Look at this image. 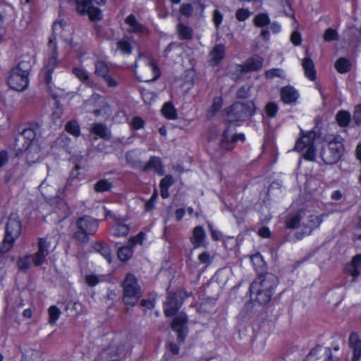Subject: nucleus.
<instances>
[{"label":"nucleus","instance_id":"21","mask_svg":"<svg viewBox=\"0 0 361 361\" xmlns=\"http://www.w3.org/2000/svg\"><path fill=\"white\" fill-rule=\"evenodd\" d=\"M225 46L224 44H217L210 51L209 54V61L212 66L217 65L224 57Z\"/></svg>","mask_w":361,"mask_h":361},{"label":"nucleus","instance_id":"64","mask_svg":"<svg viewBox=\"0 0 361 361\" xmlns=\"http://www.w3.org/2000/svg\"><path fill=\"white\" fill-rule=\"evenodd\" d=\"M222 20H223L222 14L219 11L215 10L214 11V15H213V21L216 27H218L221 25Z\"/></svg>","mask_w":361,"mask_h":361},{"label":"nucleus","instance_id":"42","mask_svg":"<svg viewBox=\"0 0 361 361\" xmlns=\"http://www.w3.org/2000/svg\"><path fill=\"white\" fill-rule=\"evenodd\" d=\"M254 24L257 27H264L270 22V18L267 13L257 14L253 19Z\"/></svg>","mask_w":361,"mask_h":361},{"label":"nucleus","instance_id":"17","mask_svg":"<svg viewBox=\"0 0 361 361\" xmlns=\"http://www.w3.org/2000/svg\"><path fill=\"white\" fill-rule=\"evenodd\" d=\"M349 346L352 350V361H359L361 357V339L355 334L349 336Z\"/></svg>","mask_w":361,"mask_h":361},{"label":"nucleus","instance_id":"37","mask_svg":"<svg viewBox=\"0 0 361 361\" xmlns=\"http://www.w3.org/2000/svg\"><path fill=\"white\" fill-rule=\"evenodd\" d=\"M51 244V238L47 236L44 238H40L38 240L37 247L38 250L37 252L44 253L46 255H49V248L50 245Z\"/></svg>","mask_w":361,"mask_h":361},{"label":"nucleus","instance_id":"56","mask_svg":"<svg viewBox=\"0 0 361 361\" xmlns=\"http://www.w3.org/2000/svg\"><path fill=\"white\" fill-rule=\"evenodd\" d=\"M338 34L335 30L331 28L327 29L324 35V39L325 41H332L337 39Z\"/></svg>","mask_w":361,"mask_h":361},{"label":"nucleus","instance_id":"54","mask_svg":"<svg viewBox=\"0 0 361 361\" xmlns=\"http://www.w3.org/2000/svg\"><path fill=\"white\" fill-rule=\"evenodd\" d=\"M47 256V255L46 254L37 252L32 259L35 266L38 267L42 265L44 263Z\"/></svg>","mask_w":361,"mask_h":361},{"label":"nucleus","instance_id":"2","mask_svg":"<svg viewBox=\"0 0 361 361\" xmlns=\"http://www.w3.org/2000/svg\"><path fill=\"white\" fill-rule=\"evenodd\" d=\"M135 74L142 82L155 81L160 75V71L155 61L149 55L140 53L135 61Z\"/></svg>","mask_w":361,"mask_h":361},{"label":"nucleus","instance_id":"16","mask_svg":"<svg viewBox=\"0 0 361 361\" xmlns=\"http://www.w3.org/2000/svg\"><path fill=\"white\" fill-rule=\"evenodd\" d=\"M89 105H93L94 106V113L96 116L100 114H106L109 112V106L106 104L105 98L97 95L94 96L88 102L85 104L86 108Z\"/></svg>","mask_w":361,"mask_h":361},{"label":"nucleus","instance_id":"26","mask_svg":"<svg viewBox=\"0 0 361 361\" xmlns=\"http://www.w3.org/2000/svg\"><path fill=\"white\" fill-rule=\"evenodd\" d=\"M128 226L121 221L120 219H115L114 226L111 229V233L117 237L125 236L128 233Z\"/></svg>","mask_w":361,"mask_h":361},{"label":"nucleus","instance_id":"31","mask_svg":"<svg viewBox=\"0 0 361 361\" xmlns=\"http://www.w3.org/2000/svg\"><path fill=\"white\" fill-rule=\"evenodd\" d=\"M36 133L32 128H27L23 131L20 138L25 142L26 147H29L32 143H38L35 140Z\"/></svg>","mask_w":361,"mask_h":361},{"label":"nucleus","instance_id":"46","mask_svg":"<svg viewBox=\"0 0 361 361\" xmlns=\"http://www.w3.org/2000/svg\"><path fill=\"white\" fill-rule=\"evenodd\" d=\"M108 70V66L104 62L99 61L96 63L94 73L97 75L104 78L107 75Z\"/></svg>","mask_w":361,"mask_h":361},{"label":"nucleus","instance_id":"20","mask_svg":"<svg viewBox=\"0 0 361 361\" xmlns=\"http://www.w3.org/2000/svg\"><path fill=\"white\" fill-rule=\"evenodd\" d=\"M27 161L29 164L36 163L42 158V149L38 143H32L29 147H26Z\"/></svg>","mask_w":361,"mask_h":361},{"label":"nucleus","instance_id":"15","mask_svg":"<svg viewBox=\"0 0 361 361\" xmlns=\"http://www.w3.org/2000/svg\"><path fill=\"white\" fill-rule=\"evenodd\" d=\"M305 361H332V357L330 350L319 346L311 350Z\"/></svg>","mask_w":361,"mask_h":361},{"label":"nucleus","instance_id":"8","mask_svg":"<svg viewBox=\"0 0 361 361\" xmlns=\"http://www.w3.org/2000/svg\"><path fill=\"white\" fill-rule=\"evenodd\" d=\"M255 113V105L252 102L246 104L243 103H236L231 107L228 114L230 122L235 120H243L251 116Z\"/></svg>","mask_w":361,"mask_h":361},{"label":"nucleus","instance_id":"24","mask_svg":"<svg viewBox=\"0 0 361 361\" xmlns=\"http://www.w3.org/2000/svg\"><path fill=\"white\" fill-rule=\"evenodd\" d=\"M145 171L153 170L159 175L164 174V166L161 159L158 157H152L150 158L147 164L144 168Z\"/></svg>","mask_w":361,"mask_h":361},{"label":"nucleus","instance_id":"25","mask_svg":"<svg viewBox=\"0 0 361 361\" xmlns=\"http://www.w3.org/2000/svg\"><path fill=\"white\" fill-rule=\"evenodd\" d=\"M140 297V291H132L127 288L126 290H124L123 302L126 305L131 307L137 304Z\"/></svg>","mask_w":361,"mask_h":361},{"label":"nucleus","instance_id":"59","mask_svg":"<svg viewBox=\"0 0 361 361\" xmlns=\"http://www.w3.org/2000/svg\"><path fill=\"white\" fill-rule=\"evenodd\" d=\"M223 101L221 97H215L213 100V103L210 107V111H212V113H215L216 111H219L220 108L221 107Z\"/></svg>","mask_w":361,"mask_h":361},{"label":"nucleus","instance_id":"5","mask_svg":"<svg viewBox=\"0 0 361 361\" xmlns=\"http://www.w3.org/2000/svg\"><path fill=\"white\" fill-rule=\"evenodd\" d=\"M327 145V147L322 152L321 156L326 164H332L337 162L342 155L343 151L342 139L338 136L329 137Z\"/></svg>","mask_w":361,"mask_h":361},{"label":"nucleus","instance_id":"14","mask_svg":"<svg viewBox=\"0 0 361 361\" xmlns=\"http://www.w3.org/2000/svg\"><path fill=\"white\" fill-rule=\"evenodd\" d=\"M264 59L258 55L247 59L243 65H235V69L239 72L256 71L262 68Z\"/></svg>","mask_w":361,"mask_h":361},{"label":"nucleus","instance_id":"45","mask_svg":"<svg viewBox=\"0 0 361 361\" xmlns=\"http://www.w3.org/2000/svg\"><path fill=\"white\" fill-rule=\"evenodd\" d=\"M178 32L181 39H190L192 36V29L183 24L178 25Z\"/></svg>","mask_w":361,"mask_h":361},{"label":"nucleus","instance_id":"55","mask_svg":"<svg viewBox=\"0 0 361 361\" xmlns=\"http://www.w3.org/2000/svg\"><path fill=\"white\" fill-rule=\"evenodd\" d=\"M131 127L135 130H139L144 127L145 122L144 121L140 118V117H134L130 123Z\"/></svg>","mask_w":361,"mask_h":361},{"label":"nucleus","instance_id":"61","mask_svg":"<svg viewBox=\"0 0 361 361\" xmlns=\"http://www.w3.org/2000/svg\"><path fill=\"white\" fill-rule=\"evenodd\" d=\"M353 120L358 125L361 123V104L355 107Z\"/></svg>","mask_w":361,"mask_h":361},{"label":"nucleus","instance_id":"35","mask_svg":"<svg viewBox=\"0 0 361 361\" xmlns=\"http://www.w3.org/2000/svg\"><path fill=\"white\" fill-rule=\"evenodd\" d=\"M91 132L102 138H107L109 137L110 135V132L108 128L106 126L101 123H95L92 126Z\"/></svg>","mask_w":361,"mask_h":361},{"label":"nucleus","instance_id":"39","mask_svg":"<svg viewBox=\"0 0 361 361\" xmlns=\"http://www.w3.org/2000/svg\"><path fill=\"white\" fill-rule=\"evenodd\" d=\"M335 68L340 73H346L350 68V62L346 59L341 58L336 61Z\"/></svg>","mask_w":361,"mask_h":361},{"label":"nucleus","instance_id":"51","mask_svg":"<svg viewBox=\"0 0 361 361\" xmlns=\"http://www.w3.org/2000/svg\"><path fill=\"white\" fill-rule=\"evenodd\" d=\"M101 281L102 280L99 276L93 274H87L85 276V283H87V286H91V287L95 286Z\"/></svg>","mask_w":361,"mask_h":361},{"label":"nucleus","instance_id":"33","mask_svg":"<svg viewBox=\"0 0 361 361\" xmlns=\"http://www.w3.org/2000/svg\"><path fill=\"white\" fill-rule=\"evenodd\" d=\"M161 112L163 116L167 119L173 120L177 118L176 110L171 102H166L164 104Z\"/></svg>","mask_w":361,"mask_h":361},{"label":"nucleus","instance_id":"19","mask_svg":"<svg viewBox=\"0 0 361 361\" xmlns=\"http://www.w3.org/2000/svg\"><path fill=\"white\" fill-rule=\"evenodd\" d=\"M180 302L178 300L176 293L170 295L164 305V312L166 316L170 317L173 315L180 308Z\"/></svg>","mask_w":361,"mask_h":361},{"label":"nucleus","instance_id":"3","mask_svg":"<svg viewBox=\"0 0 361 361\" xmlns=\"http://www.w3.org/2000/svg\"><path fill=\"white\" fill-rule=\"evenodd\" d=\"M31 64L28 61H22L12 68L7 77L9 87L16 91L21 92L27 89L29 84V74Z\"/></svg>","mask_w":361,"mask_h":361},{"label":"nucleus","instance_id":"43","mask_svg":"<svg viewBox=\"0 0 361 361\" xmlns=\"http://www.w3.org/2000/svg\"><path fill=\"white\" fill-rule=\"evenodd\" d=\"M118 49L123 54H130L132 49L131 42L129 39H123L117 43Z\"/></svg>","mask_w":361,"mask_h":361},{"label":"nucleus","instance_id":"18","mask_svg":"<svg viewBox=\"0 0 361 361\" xmlns=\"http://www.w3.org/2000/svg\"><path fill=\"white\" fill-rule=\"evenodd\" d=\"M281 97L285 104L295 103L300 97L298 92L291 86H286L281 89Z\"/></svg>","mask_w":361,"mask_h":361},{"label":"nucleus","instance_id":"47","mask_svg":"<svg viewBox=\"0 0 361 361\" xmlns=\"http://www.w3.org/2000/svg\"><path fill=\"white\" fill-rule=\"evenodd\" d=\"M61 315L60 310L56 306H51L49 308V323L51 325L56 324Z\"/></svg>","mask_w":361,"mask_h":361},{"label":"nucleus","instance_id":"36","mask_svg":"<svg viewBox=\"0 0 361 361\" xmlns=\"http://www.w3.org/2000/svg\"><path fill=\"white\" fill-rule=\"evenodd\" d=\"M336 119L341 127H345L351 120V115L348 111L341 110L337 113Z\"/></svg>","mask_w":361,"mask_h":361},{"label":"nucleus","instance_id":"30","mask_svg":"<svg viewBox=\"0 0 361 361\" xmlns=\"http://www.w3.org/2000/svg\"><path fill=\"white\" fill-rule=\"evenodd\" d=\"M125 23L128 26V31L130 32H140L143 30L142 25L137 22L133 15L128 16L126 18Z\"/></svg>","mask_w":361,"mask_h":361},{"label":"nucleus","instance_id":"38","mask_svg":"<svg viewBox=\"0 0 361 361\" xmlns=\"http://www.w3.org/2000/svg\"><path fill=\"white\" fill-rule=\"evenodd\" d=\"M95 250L101 254L102 256L109 262L111 263L112 260V254L109 246L103 244H97Z\"/></svg>","mask_w":361,"mask_h":361},{"label":"nucleus","instance_id":"12","mask_svg":"<svg viewBox=\"0 0 361 361\" xmlns=\"http://www.w3.org/2000/svg\"><path fill=\"white\" fill-rule=\"evenodd\" d=\"M53 32L55 35L61 37L64 41L70 43L71 46L73 29L68 25L63 20H58L53 25Z\"/></svg>","mask_w":361,"mask_h":361},{"label":"nucleus","instance_id":"50","mask_svg":"<svg viewBox=\"0 0 361 361\" xmlns=\"http://www.w3.org/2000/svg\"><path fill=\"white\" fill-rule=\"evenodd\" d=\"M279 111L278 105L274 102H269L265 106V111L268 116L274 118Z\"/></svg>","mask_w":361,"mask_h":361},{"label":"nucleus","instance_id":"44","mask_svg":"<svg viewBox=\"0 0 361 361\" xmlns=\"http://www.w3.org/2000/svg\"><path fill=\"white\" fill-rule=\"evenodd\" d=\"M133 255L132 250L130 247H122L118 251V257L120 260L126 262Z\"/></svg>","mask_w":361,"mask_h":361},{"label":"nucleus","instance_id":"7","mask_svg":"<svg viewBox=\"0 0 361 361\" xmlns=\"http://www.w3.org/2000/svg\"><path fill=\"white\" fill-rule=\"evenodd\" d=\"M319 138H316V135L314 132H308L302 135L297 142L295 149L300 152L307 148L304 158L307 160L312 161L315 157L314 146L317 144Z\"/></svg>","mask_w":361,"mask_h":361},{"label":"nucleus","instance_id":"58","mask_svg":"<svg viewBox=\"0 0 361 361\" xmlns=\"http://www.w3.org/2000/svg\"><path fill=\"white\" fill-rule=\"evenodd\" d=\"M252 264L257 268H261L264 266V260L259 254H255L251 257Z\"/></svg>","mask_w":361,"mask_h":361},{"label":"nucleus","instance_id":"13","mask_svg":"<svg viewBox=\"0 0 361 361\" xmlns=\"http://www.w3.org/2000/svg\"><path fill=\"white\" fill-rule=\"evenodd\" d=\"M187 322L188 317L183 313L178 314L173 319L171 327L173 330L177 333L178 338L180 341L184 340V338L188 333Z\"/></svg>","mask_w":361,"mask_h":361},{"label":"nucleus","instance_id":"22","mask_svg":"<svg viewBox=\"0 0 361 361\" xmlns=\"http://www.w3.org/2000/svg\"><path fill=\"white\" fill-rule=\"evenodd\" d=\"M205 232L202 226H197L194 228L190 241L195 247H200L205 245Z\"/></svg>","mask_w":361,"mask_h":361},{"label":"nucleus","instance_id":"10","mask_svg":"<svg viewBox=\"0 0 361 361\" xmlns=\"http://www.w3.org/2000/svg\"><path fill=\"white\" fill-rule=\"evenodd\" d=\"M78 226L80 229L81 233H77L76 237L81 240H85L86 235H92L95 233L98 228L97 221L90 216H84L80 218L78 221Z\"/></svg>","mask_w":361,"mask_h":361},{"label":"nucleus","instance_id":"40","mask_svg":"<svg viewBox=\"0 0 361 361\" xmlns=\"http://www.w3.org/2000/svg\"><path fill=\"white\" fill-rule=\"evenodd\" d=\"M112 184L110 181L106 179H101L94 184V189L96 192H103L109 190Z\"/></svg>","mask_w":361,"mask_h":361},{"label":"nucleus","instance_id":"27","mask_svg":"<svg viewBox=\"0 0 361 361\" xmlns=\"http://www.w3.org/2000/svg\"><path fill=\"white\" fill-rule=\"evenodd\" d=\"M302 66L305 71V75L310 80H315L314 65L312 60L309 57H305L302 61Z\"/></svg>","mask_w":361,"mask_h":361},{"label":"nucleus","instance_id":"52","mask_svg":"<svg viewBox=\"0 0 361 361\" xmlns=\"http://www.w3.org/2000/svg\"><path fill=\"white\" fill-rule=\"evenodd\" d=\"M265 75L268 78H272L274 77H283V71L280 68H272L265 72Z\"/></svg>","mask_w":361,"mask_h":361},{"label":"nucleus","instance_id":"49","mask_svg":"<svg viewBox=\"0 0 361 361\" xmlns=\"http://www.w3.org/2000/svg\"><path fill=\"white\" fill-rule=\"evenodd\" d=\"M66 130L73 136L78 137L80 135V127L75 121L68 122L66 126Z\"/></svg>","mask_w":361,"mask_h":361},{"label":"nucleus","instance_id":"29","mask_svg":"<svg viewBox=\"0 0 361 361\" xmlns=\"http://www.w3.org/2000/svg\"><path fill=\"white\" fill-rule=\"evenodd\" d=\"M360 266H361V254L357 255L353 258L350 264L347 267L346 271L353 278H355L360 274L357 269Z\"/></svg>","mask_w":361,"mask_h":361},{"label":"nucleus","instance_id":"62","mask_svg":"<svg viewBox=\"0 0 361 361\" xmlns=\"http://www.w3.org/2000/svg\"><path fill=\"white\" fill-rule=\"evenodd\" d=\"M290 41L295 46L300 45L302 42L300 34L298 31L293 32L290 36Z\"/></svg>","mask_w":361,"mask_h":361},{"label":"nucleus","instance_id":"34","mask_svg":"<svg viewBox=\"0 0 361 361\" xmlns=\"http://www.w3.org/2000/svg\"><path fill=\"white\" fill-rule=\"evenodd\" d=\"M127 288L130 289V290L132 291H140L135 277L130 274L126 276V279L123 282V290H126Z\"/></svg>","mask_w":361,"mask_h":361},{"label":"nucleus","instance_id":"23","mask_svg":"<svg viewBox=\"0 0 361 361\" xmlns=\"http://www.w3.org/2000/svg\"><path fill=\"white\" fill-rule=\"evenodd\" d=\"M322 223V219L319 216L310 215L306 222L303 223L302 232L304 235H310L312 231L318 228Z\"/></svg>","mask_w":361,"mask_h":361},{"label":"nucleus","instance_id":"6","mask_svg":"<svg viewBox=\"0 0 361 361\" xmlns=\"http://www.w3.org/2000/svg\"><path fill=\"white\" fill-rule=\"evenodd\" d=\"M49 53L44 62V67L41 72V76L47 85L51 81V74L59 63L56 42L55 39H50L48 44Z\"/></svg>","mask_w":361,"mask_h":361},{"label":"nucleus","instance_id":"63","mask_svg":"<svg viewBox=\"0 0 361 361\" xmlns=\"http://www.w3.org/2000/svg\"><path fill=\"white\" fill-rule=\"evenodd\" d=\"M103 78L109 87H115L118 84V80L112 76L106 75Z\"/></svg>","mask_w":361,"mask_h":361},{"label":"nucleus","instance_id":"1","mask_svg":"<svg viewBox=\"0 0 361 361\" xmlns=\"http://www.w3.org/2000/svg\"><path fill=\"white\" fill-rule=\"evenodd\" d=\"M276 285L277 279L273 274L259 276L250 286L251 297L259 303L265 304L270 300Z\"/></svg>","mask_w":361,"mask_h":361},{"label":"nucleus","instance_id":"57","mask_svg":"<svg viewBox=\"0 0 361 361\" xmlns=\"http://www.w3.org/2000/svg\"><path fill=\"white\" fill-rule=\"evenodd\" d=\"M250 11L247 9H238L235 13V17L239 21H244L250 16Z\"/></svg>","mask_w":361,"mask_h":361},{"label":"nucleus","instance_id":"41","mask_svg":"<svg viewBox=\"0 0 361 361\" xmlns=\"http://www.w3.org/2000/svg\"><path fill=\"white\" fill-rule=\"evenodd\" d=\"M17 265L19 269L25 271L31 267V256L25 255L18 258Z\"/></svg>","mask_w":361,"mask_h":361},{"label":"nucleus","instance_id":"11","mask_svg":"<svg viewBox=\"0 0 361 361\" xmlns=\"http://www.w3.org/2000/svg\"><path fill=\"white\" fill-rule=\"evenodd\" d=\"M76 4L78 11L80 13H87L91 20L101 19L100 9L92 6L90 0H76Z\"/></svg>","mask_w":361,"mask_h":361},{"label":"nucleus","instance_id":"28","mask_svg":"<svg viewBox=\"0 0 361 361\" xmlns=\"http://www.w3.org/2000/svg\"><path fill=\"white\" fill-rule=\"evenodd\" d=\"M174 183V179L172 176L166 175L160 181L161 195L163 198H167L169 196V188Z\"/></svg>","mask_w":361,"mask_h":361},{"label":"nucleus","instance_id":"4","mask_svg":"<svg viewBox=\"0 0 361 361\" xmlns=\"http://www.w3.org/2000/svg\"><path fill=\"white\" fill-rule=\"evenodd\" d=\"M21 233V223L16 214H11L8 218L6 235L4 241L0 245V254H4L9 251L16 240L20 236Z\"/></svg>","mask_w":361,"mask_h":361},{"label":"nucleus","instance_id":"48","mask_svg":"<svg viewBox=\"0 0 361 361\" xmlns=\"http://www.w3.org/2000/svg\"><path fill=\"white\" fill-rule=\"evenodd\" d=\"M73 73L81 81L86 82L88 85L91 84V81L86 71L82 68H75L73 70Z\"/></svg>","mask_w":361,"mask_h":361},{"label":"nucleus","instance_id":"53","mask_svg":"<svg viewBox=\"0 0 361 361\" xmlns=\"http://www.w3.org/2000/svg\"><path fill=\"white\" fill-rule=\"evenodd\" d=\"M302 214L301 213L298 214V215L290 218L288 219L286 222L287 227L290 228H293L298 226L300 219H302Z\"/></svg>","mask_w":361,"mask_h":361},{"label":"nucleus","instance_id":"32","mask_svg":"<svg viewBox=\"0 0 361 361\" xmlns=\"http://www.w3.org/2000/svg\"><path fill=\"white\" fill-rule=\"evenodd\" d=\"M245 139V135L243 133L237 134L233 136L228 135V130H225L223 134L222 146L226 149H231V147L227 145L228 142H236L238 140L244 141Z\"/></svg>","mask_w":361,"mask_h":361},{"label":"nucleus","instance_id":"9","mask_svg":"<svg viewBox=\"0 0 361 361\" xmlns=\"http://www.w3.org/2000/svg\"><path fill=\"white\" fill-rule=\"evenodd\" d=\"M53 181L50 179H45L40 185L39 189L42 194L47 199H59L61 209H66V204L62 199L61 196L63 194V190H56V187L53 185Z\"/></svg>","mask_w":361,"mask_h":361},{"label":"nucleus","instance_id":"60","mask_svg":"<svg viewBox=\"0 0 361 361\" xmlns=\"http://www.w3.org/2000/svg\"><path fill=\"white\" fill-rule=\"evenodd\" d=\"M193 8L190 4H183L180 6V12L183 15L190 16L192 15Z\"/></svg>","mask_w":361,"mask_h":361}]
</instances>
